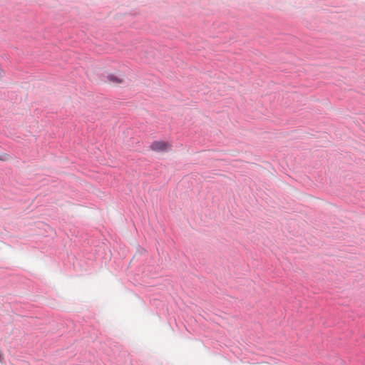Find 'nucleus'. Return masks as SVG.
<instances>
[{
  "mask_svg": "<svg viewBox=\"0 0 365 365\" xmlns=\"http://www.w3.org/2000/svg\"><path fill=\"white\" fill-rule=\"evenodd\" d=\"M150 148L155 152H165L172 148V144L167 141L156 140L150 144Z\"/></svg>",
  "mask_w": 365,
  "mask_h": 365,
  "instance_id": "1",
  "label": "nucleus"
},
{
  "mask_svg": "<svg viewBox=\"0 0 365 365\" xmlns=\"http://www.w3.org/2000/svg\"><path fill=\"white\" fill-rule=\"evenodd\" d=\"M101 76H103V78H101L99 79L98 81L100 82H106V80H105V71L101 74ZM106 81L111 83V84H113V85H118V84H121L124 82V78L122 76L120 75H116V74H114V73H107V75L106 76Z\"/></svg>",
  "mask_w": 365,
  "mask_h": 365,
  "instance_id": "2",
  "label": "nucleus"
},
{
  "mask_svg": "<svg viewBox=\"0 0 365 365\" xmlns=\"http://www.w3.org/2000/svg\"><path fill=\"white\" fill-rule=\"evenodd\" d=\"M11 159V156L7 153L0 154V161H8Z\"/></svg>",
  "mask_w": 365,
  "mask_h": 365,
  "instance_id": "3",
  "label": "nucleus"
},
{
  "mask_svg": "<svg viewBox=\"0 0 365 365\" xmlns=\"http://www.w3.org/2000/svg\"><path fill=\"white\" fill-rule=\"evenodd\" d=\"M4 74V70L0 67V77L3 76Z\"/></svg>",
  "mask_w": 365,
  "mask_h": 365,
  "instance_id": "4",
  "label": "nucleus"
}]
</instances>
